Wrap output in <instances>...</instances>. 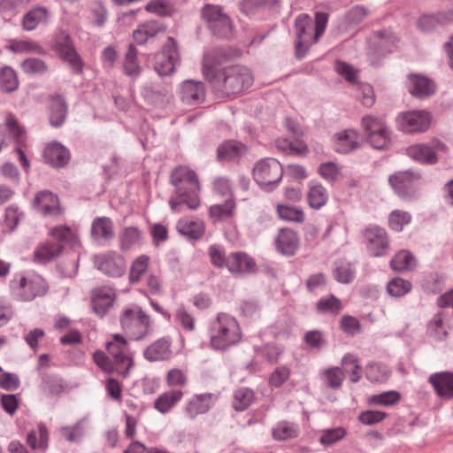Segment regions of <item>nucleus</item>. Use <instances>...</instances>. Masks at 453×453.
Masks as SVG:
<instances>
[{
    "instance_id": "1",
    "label": "nucleus",
    "mask_w": 453,
    "mask_h": 453,
    "mask_svg": "<svg viewBox=\"0 0 453 453\" xmlns=\"http://www.w3.org/2000/svg\"><path fill=\"white\" fill-rule=\"evenodd\" d=\"M203 73L215 93L221 96L238 95L249 89L254 80L251 71L242 65H232L217 71L210 63L209 56L204 58Z\"/></svg>"
},
{
    "instance_id": "2",
    "label": "nucleus",
    "mask_w": 453,
    "mask_h": 453,
    "mask_svg": "<svg viewBox=\"0 0 453 453\" xmlns=\"http://www.w3.org/2000/svg\"><path fill=\"white\" fill-rule=\"evenodd\" d=\"M171 182L175 187V193L169 200L173 211H181L182 204H186L190 210H196L200 206V185L193 170L186 166L176 167L171 174Z\"/></svg>"
},
{
    "instance_id": "3",
    "label": "nucleus",
    "mask_w": 453,
    "mask_h": 453,
    "mask_svg": "<svg viewBox=\"0 0 453 453\" xmlns=\"http://www.w3.org/2000/svg\"><path fill=\"white\" fill-rule=\"evenodd\" d=\"M327 21L328 14L326 12L316 13L315 25L308 14L302 13L296 18V54L298 58H303L310 47L318 42L326 30Z\"/></svg>"
},
{
    "instance_id": "4",
    "label": "nucleus",
    "mask_w": 453,
    "mask_h": 453,
    "mask_svg": "<svg viewBox=\"0 0 453 453\" xmlns=\"http://www.w3.org/2000/svg\"><path fill=\"white\" fill-rule=\"evenodd\" d=\"M9 295L12 300L29 303L48 292L46 280L34 272H17L8 283Z\"/></svg>"
},
{
    "instance_id": "5",
    "label": "nucleus",
    "mask_w": 453,
    "mask_h": 453,
    "mask_svg": "<svg viewBox=\"0 0 453 453\" xmlns=\"http://www.w3.org/2000/svg\"><path fill=\"white\" fill-rule=\"evenodd\" d=\"M211 346L217 350H226L242 340V330L236 319L225 312H219L209 327Z\"/></svg>"
},
{
    "instance_id": "6",
    "label": "nucleus",
    "mask_w": 453,
    "mask_h": 453,
    "mask_svg": "<svg viewBox=\"0 0 453 453\" xmlns=\"http://www.w3.org/2000/svg\"><path fill=\"white\" fill-rule=\"evenodd\" d=\"M202 17L213 35L224 39L234 36L233 21L221 6L205 4L202 9Z\"/></svg>"
},
{
    "instance_id": "7",
    "label": "nucleus",
    "mask_w": 453,
    "mask_h": 453,
    "mask_svg": "<svg viewBox=\"0 0 453 453\" xmlns=\"http://www.w3.org/2000/svg\"><path fill=\"white\" fill-rule=\"evenodd\" d=\"M120 322L123 330L133 340L136 341L144 338L152 329L150 316L138 306L126 309L121 316Z\"/></svg>"
},
{
    "instance_id": "8",
    "label": "nucleus",
    "mask_w": 453,
    "mask_h": 453,
    "mask_svg": "<svg viewBox=\"0 0 453 453\" xmlns=\"http://www.w3.org/2000/svg\"><path fill=\"white\" fill-rule=\"evenodd\" d=\"M252 173L254 180L263 189L271 191L280 182L283 168L278 160L267 157L255 164Z\"/></svg>"
},
{
    "instance_id": "9",
    "label": "nucleus",
    "mask_w": 453,
    "mask_h": 453,
    "mask_svg": "<svg viewBox=\"0 0 453 453\" xmlns=\"http://www.w3.org/2000/svg\"><path fill=\"white\" fill-rule=\"evenodd\" d=\"M106 350L117 365V373L127 377L134 366L133 354L127 341L121 334H115L112 339L107 342Z\"/></svg>"
},
{
    "instance_id": "10",
    "label": "nucleus",
    "mask_w": 453,
    "mask_h": 453,
    "mask_svg": "<svg viewBox=\"0 0 453 453\" xmlns=\"http://www.w3.org/2000/svg\"><path fill=\"white\" fill-rule=\"evenodd\" d=\"M93 263L98 271L112 278L123 276L127 270V263L124 257L114 250L95 255Z\"/></svg>"
},
{
    "instance_id": "11",
    "label": "nucleus",
    "mask_w": 453,
    "mask_h": 453,
    "mask_svg": "<svg viewBox=\"0 0 453 453\" xmlns=\"http://www.w3.org/2000/svg\"><path fill=\"white\" fill-rule=\"evenodd\" d=\"M446 145L439 140L427 143H416L406 149V154L412 160L423 165H434L438 161L439 154L446 152Z\"/></svg>"
},
{
    "instance_id": "12",
    "label": "nucleus",
    "mask_w": 453,
    "mask_h": 453,
    "mask_svg": "<svg viewBox=\"0 0 453 453\" xmlns=\"http://www.w3.org/2000/svg\"><path fill=\"white\" fill-rule=\"evenodd\" d=\"M398 128L407 134L423 133L431 124V115L425 110H414L400 113L396 118Z\"/></svg>"
},
{
    "instance_id": "13",
    "label": "nucleus",
    "mask_w": 453,
    "mask_h": 453,
    "mask_svg": "<svg viewBox=\"0 0 453 453\" xmlns=\"http://www.w3.org/2000/svg\"><path fill=\"white\" fill-rule=\"evenodd\" d=\"M179 61L176 42L173 37H168L162 50L155 56L154 69L160 76H166L174 72Z\"/></svg>"
},
{
    "instance_id": "14",
    "label": "nucleus",
    "mask_w": 453,
    "mask_h": 453,
    "mask_svg": "<svg viewBox=\"0 0 453 453\" xmlns=\"http://www.w3.org/2000/svg\"><path fill=\"white\" fill-rule=\"evenodd\" d=\"M364 237L367 250L373 257H382L388 253L389 242L384 228L371 226L365 229Z\"/></svg>"
},
{
    "instance_id": "15",
    "label": "nucleus",
    "mask_w": 453,
    "mask_h": 453,
    "mask_svg": "<svg viewBox=\"0 0 453 453\" xmlns=\"http://www.w3.org/2000/svg\"><path fill=\"white\" fill-rule=\"evenodd\" d=\"M216 400L217 396L211 393L196 394L186 403L184 412L189 418H196L198 415L207 413Z\"/></svg>"
},
{
    "instance_id": "16",
    "label": "nucleus",
    "mask_w": 453,
    "mask_h": 453,
    "mask_svg": "<svg viewBox=\"0 0 453 453\" xmlns=\"http://www.w3.org/2000/svg\"><path fill=\"white\" fill-rule=\"evenodd\" d=\"M398 42V37L391 30L384 29L377 31L372 35V43L374 44V52H370V59L372 65H376L373 60V55L386 56L394 51Z\"/></svg>"
},
{
    "instance_id": "17",
    "label": "nucleus",
    "mask_w": 453,
    "mask_h": 453,
    "mask_svg": "<svg viewBox=\"0 0 453 453\" xmlns=\"http://www.w3.org/2000/svg\"><path fill=\"white\" fill-rule=\"evenodd\" d=\"M418 175L410 170L396 172L389 177V183L395 192L403 199L410 198L413 194V182Z\"/></svg>"
},
{
    "instance_id": "18",
    "label": "nucleus",
    "mask_w": 453,
    "mask_h": 453,
    "mask_svg": "<svg viewBox=\"0 0 453 453\" xmlns=\"http://www.w3.org/2000/svg\"><path fill=\"white\" fill-rule=\"evenodd\" d=\"M115 297V290L110 286L93 289L91 302L95 313L100 317L104 316L112 306Z\"/></svg>"
},
{
    "instance_id": "19",
    "label": "nucleus",
    "mask_w": 453,
    "mask_h": 453,
    "mask_svg": "<svg viewBox=\"0 0 453 453\" xmlns=\"http://www.w3.org/2000/svg\"><path fill=\"white\" fill-rule=\"evenodd\" d=\"M226 267L236 276L253 273L257 271L255 260L244 252H234L227 257Z\"/></svg>"
},
{
    "instance_id": "20",
    "label": "nucleus",
    "mask_w": 453,
    "mask_h": 453,
    "mask_svg": "<svg viewBox=\"0 0 453 453\" xmlns=\"http://www.w3.org/2000/svg\"><path fill=\"white\" fill-rule=\"evenodd\" d=\"M180 97L183 103L195 105L201 104L205 98V88L203 82L187 80L180 87Z\"/></svg>"
},
{
    "instance_id": "21",
    "label": "nucleus",
    "mask_w": 453,
    "mask_h": 453,
    "mask_svg": "<svg viewBox=\"0 0 453 453\" xmlns=\"http://www.w3.org/2000/svg\"><path fill=\"white\" fill-rule=\"evenodd\" d=\"M436 395L441 398H453V372H439L432 373L428 378Z\"/></svg>"
},
{
    "instance_id": "22",
    "label": "nucleus",
    "mask_w": 453,
    "mask_h": 453,
    "mask_svg": "<svg viewBox=\"0 0 453 453\" xmlns=\"http://www.w3.org/2000/svg\"><path fill=\"white\" fill-rule=\"evenodd\" d=\"M43 157L47 164L55 168L66 165L70 160V152L67 148L59 142L49 143L43 151Z\"/></svg>"
},
{
    "instance_id": "23",
    "label": "nucleus",
    "mask_w": 453,
    "mask_h": 453,
    "mask_svg": "<svg viewBox=\"0 0 453 453\" xmlns=\"http://www.w3.org/2000/svg\"><path fill=\"white\" fill-rule=\"evenodd\" d=\"M33 207L42 212L44 216H56L60 214L58 196L48 190L40 191L35 195Z\"/></svg>"
},
{
    "instance_id": "24",
    "label": "nucleus",
    "mask_w": 453,
    "mask_h": 453,
    "mask_svg": "<svg viewBox=\"0 0 453 453\" xmlns=\"http://www.w3.org/2000/svg\"><path fill=\"white\" fill-rule=\"evenodd\" d=\"M408 89L410 93L418 98H425L435 92L434 82L426 76L420 74H409Z\"/></svg>"
},
{
    "instance_id": "25",
    "label": "nucleus",
    "mask_w": 453,
    "mask_h": 453,
    "mask_svg": "<svg viewBox=\"0 0 453 453\" xmlns=\"http://www.w3.org/2000/svg\"><path fill=\"white\" fill-rule=\"evenodd\" d=\"M176 229L179 234L189 240H198L205 232V225L199 219L184 217L178 220Z\"/></svg>"
},
{
    "instance_id": "26",
    "label": "nucleus",
    "mask_w": 453,
    "mask_h": 453,
    "mask_svg": "<svg viewBox=\"0 0 453 453\" xmlns=\"http://www.w3.org/2000/svg\"><path fill=\"white\" fill-rule=\"evenodd\" d=\"M90 234L96 242H109L114 237V225L108 217H97L91 224Z\"/></svg>"
},
{
    "instance_id": "27",
    "label": "nucleus",
    "mask_w": 453,
    "mask_h": 453,
    "mask_svg": "<svg viewBox=\"0 0 453 453\" xmlns=\"http://www.w3.org/2000/svg\"><path fill=\"white\" fill-rule=\"evenodd\" d=\"M275 243L279 252L290 256L295 253L298 247V237L294 231L282 228L277 235Z\"/></svg>"
},
{
    "instance_id": "28",
    "label": "nucleus",
    "mask_w": 453,
    "mask_h": 453,
    "mask_svg": "<svg viewBox=\"0 0 453 453\" xmlns=\"http://www.w3.org/2000/svg\"><path fill=\"white\" fill-rule=\"evenodd\" d=\"M171 342L167 338L157 340L143 352L144 357L150 362L167 359L171 356Z\"/></svg>"
},
{
    "instance_id": "29",
    "label": "nucleus",
    "mask_w": 453,
    "mask_h": 453,
    "mask_svg": "<svg viewBox=\"0 0 453 453\" xmlns=\"http://www.w3.org/2000/svg\"><path fill=\"white\" fill-rule=\"evenodd\" d=\"M358 134L355 130L342 131L334 135V148L339 153H349L358 145Z\"/></svg>"
},
{
    "instance_id": "30",
    "label": "nucleus",
    "mask_w": 453,
    "mask_h": 453,
    "mask_svg": "<svg viewBox=\"0 0 453 453\" xmlns=\"http://www.w3.org/2000/svg\"><path fill=\"white\" fill-rule=\"evenodd\" d=\"M50 18L47 8L37 6L27 12L22 19L23 28L27 31L35 29L41 24H46Z\"/></svg>"
},
{
    "instance_id": "31",
    "label": "nucleus",
    "mask_w": 453,
    "mask_h": 453,
    "mask_svg": "<svg viewBox=\"0 0 453 453\" xmlns=\"http://www.w3.org/2000/svg\"><path fill=\"white\" fill-rule=\"evenodd\" d=\"M180 389H172L162 393L154 402V408L161 414L168 413L183 397Z\"/></svg>"
},
{
    "instance_id": "32",
    "label": "nucleus",
    "mask_w": 453,
    "mask_h": 453,
    "mask_svg": "<svg viewBox=\"0 0 453 453\" xmlns=\"http://www.w3.org/2000/svg\"><path fill=\"white\" fill-rule=\"evenodd\" d=\"M453 19V11L440 12L437 14H427L421 16L417 21V27L423 32H430L437 26L445 24Z\"/></svg>"
},
{
    "instance_id": "33",
    "label": "nucleus",
    "mask_w": 453,
    "mask_h": 453,
    "mask_svg": "<svg viewBox=\"0 0 453 453\" xmlns=\"http://www.w3.org/2000/svg\"><path fill=\"white\" fill-rule=\"evenodd\" d=\"M308 187L309 205L314 210H319L326 205L329 197L326 188L321 183L314 180L310 181Z\"/></svg>"
},
{
    "instance_id": "34",
    "label": "nucleus",
    "mask_w": 453,
    "mask_h": 453,
    "mask_svg": "<svg viewBox=\"0 0 453 453\" xmlns=\"http://www.w3.org/2000/svg\"><path fill=\"white\" fill-rule=\"evenodd\" d=\"M67 116V105L60 95L51 98L50 105V123L55 127L62 126Z\"/></svg>"
},
{
    "instance_id": "35",
    "label": "nucleus",
    "mask_w": 453,
    "mask_h": 453,
    "mask_svg": "<svg viewBox=\"0 0 453 453\" xmlns=\"http://www.w3.org/2000/svg\"><path fill=\"white\" fill-rule=\"evenodd\" d=\"M142 233L136 226H127L119 234V249L130 250L142 243Z\"/></svg>"
},
{
    "instance_id": "36",
    "label": "nucleus",
    "mask_w": 453,
    "mask_h": 453,
    "mask_svg": "<svg viewBox=\"0 0 453 453\" xmlns=\"http://www.w3.org/2000/svg\"><path fill=\"white\" fill-rule=\"evenodd\" d=\"M244 144L236 141H228L218 148V158L219 161H230L242 157L246 153Z\"/></svg>"
},
{
    "instance_id": "37",
    "label": "nucleus",
    "mask_w": 453,
    "mask_h": 453,
    "mask_svg": "<svg viewBox=\"0 0 453 453\" xmlns=\"http://www.w3.org/2000/svg\"><path fill=\"white\" fill-rule=\"evenodd\" d=\"M88 416H85L75 422L73 426H64L60 428L61 436L69 442L79 443L86 434V424Z\"/></svg>"
},
{
    "instance_id": "38",
    "label": "nucleus",
    "mask_w": 453,
    "mask_h": 453,
    "mask_svg": "<svg viewBox=\"0 0 453 453\" xmlns=\"http://www.w3.org/2000/svg\"><path fill=\"white\" fill-rule=\"evenodd\" d=\"M63 246L59 243L44 242L38 246L34 252V261L45 264L54 259L62 252Z\"/></svg>"
},
{
    "instance_id": "39",
    "label": "nucleus",
    "mask_w": 453,
    "mask_h": 453,
    "mask_svg": "<svg viewBox=\"0 0 453 453\" xmlns=\"http://www.w3.org/2000/svg\"><path fill=\"white\" fill-rule=\"evenodd\" d=\"M235 207L234 198H227L224 203L210 206L209 215L214 221H225L234 215Z\"/></svg>"
},
{
    "instance_id": "40",
    "label": "nucleus",
    "mask_w": 453,
    "mask_h": 453,
    "mask_svg": "<svg viewBox=\"0 0 453 453\" xmlns=\"http://www.w3.org/2000/svg\"><path fill=\"white\" fill-rule=\"evenodd\" d=\"M122 68L124 73L133 79L137 78L142 72V67L138 61V50L133 44H130L128 47Z\"/></svg>"
},
{
    "instance_id": "41",
    "label": "nucleus",
    "mask_w": 453,
    "mask_h": 453,
    "mask_svg": "<svg viewBox=\"0 0 453 453\" xmlns=\"http://www.w3.org/2000/svg\"><path fill=\"white\" fill-rule=\"evenodd\" d=\"M6 49L13 53H35L38 55L46 54L45 50L36 42L31 40H11Z\"/></svg>"
},
{
    "instance_id": "42",
    "label": "nucleus",
    "mask_w": 453,
    "mask_h": 453,
    "mask_svg": "<svg viewBox=\"0 0 453 453\" xmlns=\"http://www.w3.org/2000/svg\"><path fill=\"white\" fill-rule=\"evenodd\" d=\"M27 442L32 449L44 452L49 443V434L46 426L40 424L37 430L30 431L27 435Z\"/></svg>"
},
{
    "instance_id": "43",
    "label": "nucleus",
    "mask_w": 453,
    "mask_h": 453,
    "mask_svg": "<svg viewBox=\"0 0 453 453\" xmlns=\"http://www.w3.org/2000/svg\"><path fill=\"white\" fill-rule=\"evenodd\" d=\"M161 31H163L162 26L158 22L151 20L140 25L134 31L133 36L138 44H143Z\"/></svg>"
},
{
    "instance_id": "44",
    "label": "nucleus",
    "mask_w": 453,
    "mask_h": 453,
    "mask_svg": "<svg viewBox=\"0 0 453 453\" xmlns=\"http://www.w3.org/2000/svg\"><path fill=\"white\" fill-rule=\"evenodd\" d=\"M73 47L69 33L62 28L57 29L50 42L51 50L60 56Z\"/></svg>"
},
{
    "instance_id": "45",
    "label": "nucleus",
    "mask_w": 453,
    "mask_h": 453,
    "mask_svg": "<svg viewBox=\"0 0 453 453\" xmlns=\"http://www.w3.org/2000/svg\"><path fill=\"white\" fill-rule=\"evenodd\" d=\"M320 378L326 387L339 389L342 385L345 374L341 367L334 366L321 371Z\"/></svg>"
},
{
    "instance_id": "46",
    "label": "nucleus",
    "mask_w": 453,
    "mask_h": 453,
    "mask_svg": "<svg viewBox=\"0 0 453 453\" xmlns=\"http://www.w3.org/2000/svg\"><path fill=\"white\" fill-rule=\"evenodd\" d=\"M19 87V79L15 70L4 65L0 69V88L6 93L15 91Z\"/></svg>"
},
{
    "instance_id": "47",
    "label": "nucleus",
    "mask_w": 453,
    "mask_h": 453,
    "mask_svg": "<svg viewBox=\"0 0 453 453\" xmlns=\"http://www.w3.org/2000/svg\"><path fill=\"white\" fill-rule=\"evenodd\" d=\"M390 266L394 271H410L415 266V258L407 250L399 251L390 261Z\"/></svg>"
},
{
    "instance_id": "48",
    "label": "nucleus",
    "mask_w": 453,
    "mask_h": 453,
    "mask_svg": "<svg viewBox=\"0 0 453 453\" xmlns=\"http://www.w3.org/2000/svg\"><path fill=\"white\" fill-rule=\"evenodd\" d=\"M365 376L372 382L383 383L388 380L390 370L382 364L372 363L366 366Z\"/></svg>"
},
{
    "instance_id": "49",
    "label": "nucleus",
    "mask_w": 453,
    "mask_h": 453,
    "mask_svg": "<svg viewBox=\"0 0 453 453\" xmlns=\"http://www.w3.org/2000/svg\"><path fill=\"white\" fill-rule=\"evenodd\" d=\"M298 426L295 423L281 421L273 429V437L277 441H285L298 435Z\"/></svg>"
},
{
    "instance_id": "50",
    "label": "nucleus",
    "mask_w": 453,
    "mask_h": 453,
    "mask_svg": "<svg viewBox=\"0 0 453 453\" xmlns=\"http://www.w3.org/2000/svg\"><path fill=\"white\" fill-rule=\"evenodd\" d=\"M319 173L321 178L329 183H334L342 178V167L332 161L320 164Z\"/></svg>"
},
{
    "instance_id": "51",
    "label": "nucleus",
    "mask_w": 453,
    "mask_h": 453,
    "mask_svg": "<svg viewBox=\"0 0 453 453\" xmlns=\"http://www.w3.org/2000/svg\"><path fill=\"white\" fill-rule=\"evenodd\" d=\"M276 148L287 154H297L305 156L309 152L307 144L303 141H298L295 143L289 142L288 139H277L275 142Z\"/></svg>"
},
{
    "instance_id": "52",
    "label": "nucleus",
    "mask_w": 453,
    "mask_h": 453,
    "mask_svg": "<svg viewBox=\"0 0 453 453\" xmlns=\"http://www.w3.org/2000/svg\"><path fill=\"white\" fill-rule=\"evenodd\" d=\"M411 282L400 277L392 279L387 285V291L392 297L404 296L411 292Z\"/></svg>"
},
{
    "instance_id": "53",
    "label": "nucleus",
    "mask_w": 453,
    "mask_h": 453,
    "mask_svg": "<svg viewBox=\"0 0 453 453\" xmlns=\"http://www.w3.org/2000/svg\"><path fill=\"white\" fill-rule=\"evenodd\" d=\"M21 70L28 75H42L48 72V65L42 59L27 58L20 64Z\"/></svg>"
},
{
    "instance_id": "54",
    "label": "nucleus",
    "mask_w": 453,
    "mask_h": 453,
    "mask_svg": "<svg viewBox=\"0 0 453 453\" xmlns=\"http://www.w3.org/2000/svg\"><path fill=\"white\" fill-rule=\"evenodd\" d=\"M319 313L337 315L342 310V303L334 295L319 299L316 304Z\"/></svg>"
},
{
    "instance_id": "55",
    "label": "nucleus",
    "mask_w": 453,
    "mask_h": 453,
    "mask_svg": "<svg viewBox=\"0 0 453 453\" xmlns=\"http://www.w3.org/2000/svg\"><path fill=\"white\" fill-rule=\"evenodd\" d=\"M401 400V395L395 390L386 391L371 395L368 403L375 406H393Z\"/></svg>"
},
{
    "instance_id": "56",
    "label": "nucleus",
    "mask_w": 453,
    "mask_h": 453,
    "mask_svg": "<svg viewBox=\"0 0 453 453\" xmlns=\"http://www.w3.org/2000/svg\"><path fill=\"white\" fill-rule=\"evenodd\" d=\"M149 260L148 256L142 255L132 263L129 272V281L131 284H137L141 281L142 275L148 269Z\"/></svg>"
},
{
    "instance_id": "57",
    "label": "nucleus",
    "mask_w": 453,
    "mask_h": 453,
    "mask_svg": "<svg viewBox=\"0 0 453 453\" xmlns=\"http://www.w3.org/2000/svg\"><path fill=\"white\" fill-rule=\"evenodd\" d=\"M427 331L429 335L436 341H444L446 339L448 332L443 324L442 315L441 312L434 315L428 324Z\"/></svg>"
},
{
    "instance_id": "58",
    "label": "nucleus",
    "mask_w": 453,
    "mask_h": 453,
    "mask_svg": "<svg viewBox=\"0 0 453 453\" xmlns=\"http://www.w3.org/2000/svg\"><path fill=\"white\" fill-rule=\"evenodd\" d=\"M334 275L338 282L348 284L355 277V269L349 262L340 261L335 265Z\"/></svg>"
},
{
    "instance_id": "59",
    "label": "nucleus",
    "mask_w": 453,
    "mask_h": 453,
    "mask_svg": "<svg viewBox=\"0 0 453 453\" xmlns=\"http://www.w3.org/2000/svg\"><path fill=\"white\" fill-rule=\"evenodd\" d=\"M254 398L253 391L248 388L237 389L234 395L233 406L238 411H245L252 403Z\"/></svg>"
},
{
    "instance_id": "60",
    "label": "nucleus",
    "mask_w": 453,
    "mask_h": 453,
    "mask_svg": "<svg viewBox=\"0 0 453 453\" xmlns=\"http://www.w3.org/2000/svg\"><path fill=\"white\" fill-rule=\"evenodd\" d=\"M342 365L344 372H350L349 380L351 382L357 383L359 381L361 367L354 355L346 354L342 359Z\"/></svg>"
},
{
    "instance_id": "61",
    "label": "nucleus",
    "mask_w": 453,
    "mask_h": 453,
    "mask_svg": "<svg viewBox=\"0 0 453 453\" xmlns=\"http://www.w3.org/2000/svg\"><path fill=\"white\" fill-rule=\"evenodd\" d=\"M279 217L286 221L303 222L304 219L303 211L296 207L285 204L277 205Z\"/></svg>"
},
{
    "instance_id": "62",
    "label": "nucleus",
    "mask_w": 453,
    "mask_h": 453,
    "mask_svg": "<svg viewBox=\"0 0 453 453\" xmlns=\"http://www.w3.org/2000/svg\"><path fill=\"white\" fill-rule=\"evenodd\" d=\"M411 220V216L409 212L395 210L390 213L388 223L392 230L401 232L406 225L410 224Z\"/></svg>"
},
{
    "instance_id": "63",
    "label": "nucleus",
    "mask_w": 453,
    "mask_h": 453,
    "mask_svg": "<svg viewBox=\"0 0 453 453\" xmlns=\"http://www.w3.org/2000/svg\"><path fill=\"white\" fill-rule=\"evenodd\" d=\"M41 388L50 395H58L64 390V385L59 377L48 375L43 377Z\"/></svg>"
},
{
    "instance_id": "64",
    "label": "nucleus",
    "mask_w": 453,
    "mask_h": 453,
    "mask_svg": "<svg viewBox=\"0 0 453 453\" xmlns=\"http://www.w3.org/2000/svg\"><path fill=\"white\" fill-rule=\"evenodd\" d=\"M167 91L155 84H149L142 88V96L151 104H157L164 100L167 96Z\"/></svg>"
}]
</instances>
